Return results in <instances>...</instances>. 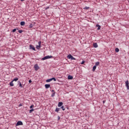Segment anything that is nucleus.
I'll return each instance as SVG.
<instances>
[{
	"mask_svg": "<svg viewBox=\"0 0 129 129\" xmlns=\"http://www.w3.org/2000/svg\"><path fill=\"white\" fill-rule=\"evenodd\" d=\"M51 58H53V56L52 55H47L44 56L42 58V60L44 61V60H47V59H51Z\"/></svg>",
	"mask_w": 129,
	"mask_h": 129,
	"instance_id": "f257e3e1",
	"label": "nucleus"
},
{
	"mask_svg": "<svg viewBox=\"0 0 129 129\" xmlns=\"http://www.w3.org/2000/svg\"><path fill=\"white\" fill-rule=\"evenodd\" d=\"M19 125H23V122L21 121H18L16 124V126H18Z\"/></svg>",
	"mask_w": 129,
	"mask_h": 129,
	"instance_id": "f03ea898",
	"label": "nucleus"
},
{
	"mask_svg": "<svg viewBox=\"0 0 129 129\" xmlns=\"http://www.w3.org/2000/svg\"><path fill=\"white\" fill-rule=\"evenodd\" d=\"M42 42L41 41H39L38 42V45H36V49H37V50H40V48H41V44Z\"/></svg>",
	"mask_w": 129,
	"mask_h": 129,
	"instance_id": "7ed1b4c3",
	"label": "nucleus"
},
{
	"mask_svg": "<svg viewBox=\"0 0 129 129\" xmlns=\"http://www.w3.org/2000/svg\"><path fill=\"white\" fill-rule=\"evenodd\" d=\"M29 47H30V48H29L30 50H33V51H36V48H35V47L33 46V45L30 44V45H29Z\"/></svg>",
	"mask_w": 129,
	"mask_h": 129,
	"instance_id": "20e7f679",
	"label": "nucleus"
},
{
	"mask_svg": "<svg viewBox=\"0 0 129 129\" xmlns=\"http://www.w3.org/2000/svg\"><path fill=\"white\" fill-rule=\"evenodd\" d=\"M18 84L19 85V87H21V88H23L24 85H22V83H21L20 81L18 82Z\"/></svg>",
	"mask_w": 129,
	"mask_h": 129,
	"instance_id": "39448f33",
	"label": "nucleus"
},
{
	"mask_svg": "<svg viewBox=\"0 0 129 129\" xmlns=\"http://www.w3.org/2000/svg\"><path fill=\"white\" fill-rule=\"evenodd\" d=\"M34 68L35 69V71H37V70H39V66H38V64H35L34 66Z\"/></svg>",
	"mask_w": 129,
	"mask_h": 129,
	"instance_id": "423d86ee",
	"label": "nucleus"
},
{
	"mask_svg": "<svg viewBox=\"0 0 129 129\" xmlns=\"http://www.w3.org/2000/svg\"><path fill=\"white\" fill-rule=\"evenodd\" d=\"M93 46L94 48H98V45L97 44V43H94Z\"/></svg>",
	"mask_w": 129,
	"mask_h": 129,
	"instance_id": "0eeeda50",
	"label": "nucleus"
},
{
	"mask_svg": "<svg viewBox=\"0 0 129 129\" xmlns=\"http://www.w3.org/2000/svg\"><path fill=\"white\" fill-rule=\"evenodd\" d=\"M50 84H45V87L46 89H48V88H50Z\"/></svg>",
	"mask_w": 129,
	"mask_h": 129,
	"instance_id": "6e6552de",
	"label": "nucleus"
},
{
	"mask_svg": "<svg viewBox=\"0 0 129 129\" xmlns=\"http://www.w3.org/2000/svg\"><path fill=\"white\" fill-rule=\"evenodd\" d=\"M68 79L70 80H72V79H73V76H68Z\"/></svg>",
	"mask_w": 129,
	"mask_h": 129,
	"instance_id": "1a4fd4ad",
	"label": "nucleus"
},
{
	"mask_svg": "<svg viewBox=\"0 0 129 129\" xmlns=\"http://www.w3.org/2000/svg\"><path fill=\"white\" fill-rule=\"evenodd\" d=\"M20 25L21 26H25V25H26V22H25L24 21H21L20 22Z\"/></svg>",
	"mask_w": 129,
	"mask_h": 129,
	"instance_id": "9d476101",
	"label": "nucleus"
},
{
	"mask_svg": "<svg viewBox=\"0 0 129 129\" xmlns=\"http://www.w3.org/2000/svg\"><path fill=\"white\" fill-rule=\"evenodd\" d=\"M60 109H61V108H56V109L55 110V112H57L58 113L59 112V111H60Z\"/></svg>",
	"mask_w": 129,
	"mask_h": 129,
	"instance_id": "9b49d317",
	"label": "nucleus"
},
{
	"mask_svg": "<svg viewBox=\"0 0 129 129\" xmlns=\"http://www.w3.org/2000/svg\"><path fill=\"white\" fill-rule=\"evenodd\" d=\"M96 27L97 28H97V30H100V28H101V26H100V25H99V24H97V25H96Z\"/></svg>",
	"mask_w": 129,
	"mask_h": 129,
	"instance_id": "f8f14e48",
	"label": "nucleus"
},
{
	"mask_svg": "<svg viewBox=\"0 0 129 129\" xmlns=\"http://www.w3.org/2000/svg\"><path fill=\"white\" fill-rule=\"evenodd\" d=\"M62 105H63V103L59 102L57 106H58V107H60V106H62Z\"/></svg>",
	"mask_w": 129,
	"mask_h": 129,
	"instance_id": "ddd939ff",
	"label": "nucleus"
},
{
	"mask_svg": "<svg viewBox=\"0 0 129 129\" xmlns=\"http://www.w3.org/2000/svg\"><path fill=\"white\" fill-rule=\"evenodd\" d=\"M14 81H12L10 83V86H14Z\"/></svg>",
	"mask_w": 129,
	"mask_h": 129,
	"instance_id": "4468645a",
	"label": "nucleus"
},
{
	"mask_svg": "<svg viewBox=\"0 0 129 129\" xmlns=\"http://www.w3.org/2000/svg\"><path fill=\"white\" fill-rule=\"evenodd\" d=\"M73 56L71 54H69L67 56V57L68 58V59H71L72 58Z\"/></svg>",
	"mask_w": 129,
	"mask_h": 129,
	"instance_id": "2eb2a0df",
	"label": "nucleus"
},
{
	"mask_svg": "<svg viewBox=\"0 0 129 129\" xmlns=\"http://www.w3.org/2000/svg\"><path fill=\"white\" fill-rule=\"evenodd\" d=\"M115 51L116 53H118V52H119V49H118V48H116L115 49Z\"/></svg>",
	"mask_w": 129,
	"mask_h": 129,
	"instance_id": "dca6fc26",
	"label": "nucleus"
},
{
	"mask_svg": "<svg viewBox=\"0 0 129 129\" xmlns=\"http://www.w3.org/2000/svg\"><path fill=\"white\" fill-rule=\"evenodd\" d=\"M96 66H94L93 67V70H92V71L94 72L95 71L96 69Z\"/></svg>",
	"mask_w": 129,
	"mask_h": 129,
	"instance_id": "f3484780",
	"label": "nucleus"
},
{
	"mask_svg": "<svg viewBox=\"0 0 129 129\" xmlns=\"http://www.w3.org/2000/svg\"><path fill=\"white\" fill-rule=\"evenodd\" d=\"M52 81V78L46 80V82H51Z\"/></svg>",
	"mask_w": 129,
	"mask_h": 129,
	"instance_id": "a211bd4d",
	"label": "nucleus"
},
{
	"mask_svg": "<svg viewBox=\"0 0 129 129\" xmlns=\"http://www.w3.org/2000/svg\"><path fill=\"white\" fill-rule=\"evenodd\" d=\"M55 93H56V92H54V93H52L51 94V97H54V96H55Z\"/></svg>",
	"mask_w": 129,
	"mask_h": 129,
	"instance_id": "6ab92c4d",
	"label": "nucleus"
},
{
	"mask_svg": "<svg viewBox=\"0 0 129 129\" xmlns=\"http://www.w3.org/2000/svg\"><path fill=\"white\" fill-rule=\"evenodd\" d=\"M98 65H99V62L97 61L95 63V66L97 67V66H98Z\"/></svg>",
	"mask_w": 129,
	"mask_h": 129,
	"instance_id": "aec40b11",
	"label": "nucleus"
},
{
	"mask_svg": "<svg viewBox=\"0 0 129 129\" xmlns=\"http://www.w3.org/2000/svg\"><path fill=\"white\" fill-rule=\"evenodd\" d=\"M19 80V78H15V79H14L13 80H12V81H16V82H17V81H18Z\"/></svg>",
	"mask_w": 129,
	"mask_h": 129,
	"instance_id": "412c9836",
	"label": "nucleus"
},
{
	"mask_svg": "<svg viewBox=\"0 0 129 129\" xmlns=\"http://www.w3.org/2000/svg\"><path fill=\"white\" fill-rule=\"evenodd\" d=\"M34 111V109H31L29 110V113H32Z\"/></svg>",
	"mask_w": 129,
	"mask_h": 129,
	"instance_id": "4be33fe9",
	"label": "nucleus"
},
{
	"mask_svg": "<svg viewBox=\"0 0 129 129\" xmlns=\"http://www.w3.org/2000/svg\"><path fill=\"white\" fill-rule=\"evenodd\" d=\"M17 30H19V29H14L12 30L13 33H15V32H16V31H17Z\"/></svg>",
	"mask_w": 129,
	"mask_h": 129,
	"instance_id": "5701e85b",
	"label": "nucleus"
},
{
	"mask_svg": "<svg viewBox=\"0 0 129 129\" xmlns=\"http://www.w3.org/2000/svg\"><path fill=\"white\" fill-rule=\"evenodd\" d=\"M85 63V60H83L82 61V62L81 63V64H82V65H83V64H84Z\"/></svg>",
	"mask_w": 129,
	"mask_h": 129,
	"instance_id": "b1692460",
	"label": "nucleus"
},
{
	"mask_svg": "<svg viewBox=\"0 0 129 129\" xmlns=\"http://www.w3.org/2000/svg\"><path fill=\"white\" fill-rule=\"evenodd\" d=\"M60 108H61L62 110H65V108H64V106H62Z\"/></svg>",
	"mask_w": 129,
	"mask_h": 129,
	"instance_id": "393cba45",
	"label": "nucleus"
},
{
	"mask_svg": "<svg viewBox=\"0 0 129 129\" xmlns=\"http://www.w3.org/2000/svg\"><path fill=\"white\" fill-rule=\"evenodd\" d=\"M18 32H19V33L20 34H22V33H23V30H20L18 31Z\"/></svg>",
	"mask_w": 129,
	"mask_h": 129,
	"instance_id": "a878e982",
	"label": "nucleus"
},
{
	"mask_svg": "<svg viewBox=\"0 0 129 129\" xmlns=\"http://www.w3.org/2000/svg\"><path fill=\"white\" fill-rule=\"evenodd\" d=\"M71 60H76V58H75L74 57L72 56V58H71Z\"/></svg>",
	"mask_w": 129,
	"mask_h": 129,
	"instance_id": "bb28decb",
	"label": "nucleus"
},
{
	"mask_svg": "<svg viewBox=\"0 0 129 129\" xmlns=\"http://www.w3.org/2000/svg\"><path fill=\"white\" fill-rule=\"evenodd\" d=\"M84 9V10H88L89 9V7H85Z\"/></svg>",
	"mask_w": 129,
	"mask_h": 129,
	"instance_id": "cd10ccee",
	"label": "nucleus"
},
{
	"mask_svg": "<svg viewBox=\"0 0 129 129\" xmlns=\"http://www.w3.org/2000/svg\"><path fill=\"white\" fill-rule=\"evenodd\" d=\"M29 107L30 109L33 108V107H34V105H31Z\"/></svg>",
	"mask_w": 129,
	"mask_h": 129,
	"instance_id": "c85d7f7f",
	"label": "nucleus"
},
{
	"mask_svg": "<svg viewBox=\"0 0 129 129\" xmlns=\"http://www.w3.org/2000/svg\"><path fill=\"white\" fill-rule=\"evenodd\" d=\"M51 79H52V80H53L54 81H56V78H52Z\"/></svg>",
	"mask_w": 129,
	"mask_h": 129,
	"instance_id": "c756f323",
	"label": "nucleus"
},
{
	"mask_svg": "<svg viewBox=\"0 0 129 129\" xmlns=\"http://www.w3.org/2000/svg\"><path fill=\"white\" fill-rule=\"evenodd\" d=\"M29 28H33V24H31L29 25Z\"/></svg>",
	"mask_w": 129,
	"mask_h": 129,
	"instance_id": "7c9ffc66",
	"label": "nucleus"
},
{
	"mask_svg": "<svg viewBox=\"0 0 129 129\" xmlns=\"http://www.w3.org/2000/svg\"><path fill=\"white\" fill-rule=\"evenodd\" d=\"M29 83H32V80H29Z\"/></svg>",
	"mask_w": 129,
	"mask_h": 129,
	"instance_id": "2f4dec72",
	"label": "nucleus"
},
{
	"mask_svg": "<svg viewBox=\"0 0 129 129\" xmlns=\"http://www.w3.org/2000/svg\"><path fill=\"white\" fill-rule=\"evenodd\" d=\"M51 92H53V93H54V92H55L54 91V90H51Z\"/></svg>",
	"mask_w": 129,
	"mask_h": 129,
	"instance_id": "473e14b6",
	"label": "nucleus"
},
{
	"mask_svg": "<svg viewBox=\"0 0 129 129\" xmlns=\"http://www.w3.org/2000/svg\"><path fill=\"white\" fill-rule=\"evenodd\" d=\"M49 7H47L46 8H45V10H48V9H49Z\"/></svg>",
	"mask_w": 129,
	"mask_h": 129,
	"instance_id": "72a5a7b5",
	"label": "nucleus"
},
{
	"mask_svg": "<svg viewBox=\"0 0 129 129\" xmlns=\"http://www.w3.org/2000/svg\"><path fill=\"white\" fill-rule=\"evenodd\" d=\"M22 104H19V106H22Z\"/></svg>",
	"mask_w": 129,
	"mask_h": 129,
	"instance_id": "f704fd0d",
	"label": "nucleus"
},
{
	"mask_svg": "<svg viewBox=\"0 0 129 129\" xmlns=\"http://www.w3.org/2000/svg\"><path fill=\"white\" fill-rule=\"evenodd\" d=\"M58 119H60V116H58Z\"/></svg>",
	"mask_w": 129,
	"mask_h": 129,
	"instance_id": "c9c22d12",
	"label": "nucleus"
},
{
	"mask_svg": "<svg viewBox=\"0 0 129 129\" xmlns=\"http://www.w3.org/2000/svg\"><path fill=\"white\" fill-rule=\"evenodd\" d=\"M25 0H21V2H24Z\"/></svg>",
	"mask_w": 129,
	"mask_h": 129,
	"instance_id": "e433bc0d",
	"label": "nucleus"
},
{
	"mask_svg": "<svg viewBox=\"0 0 129 129\" xmlns=\"http://www.w3.org/2000/svg\"><path fill=\"white\" fill-rule=\"evenodd\" d=\"M103 103H104V102H105L104 101H103Z\"/></svg>",
	"mask_w": 129,
	"mask_h": 129,
	"instance_id": "4c0bfd02",
	"label": "nucleus"
}]
</instances>
